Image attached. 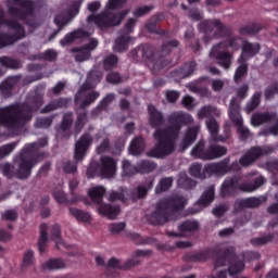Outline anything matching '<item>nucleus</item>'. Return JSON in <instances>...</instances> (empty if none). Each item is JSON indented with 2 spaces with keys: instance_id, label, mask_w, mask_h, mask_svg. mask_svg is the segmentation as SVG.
<instances>
[{
  "instance_id": "393cba45",
  "label": "nucleus",
  "mask_w": 278,
  "mask_h": 278,
  "mask_svg": "<svg viewBox=\"0 0 278 278\" xmlns=\"http://www.w3.org/2000/svg\"><path fill=\"white\" fill-rule=\"evenodd\" d=\"M128 151L130 155H140V153L144 151V139H142L141 137L135 138L131 141Z\"/></svg>"
},
{
  "instance_id": "7ed1b4c3",
  "label": "nucleus",
  "mask_w": 278,
  "mask_h": 278,
  "mask_svg": "<svg viewBox=\"0 0 278 278\" xmlns=\"http://www.w3.org/2000/svg\"><path fill=\"white\" fill-rule=\"evenodd\" d=\"M241 45L243 47L239 62H244L248 58H253L260 51V45L257 43L244 42L240 38H231L228 42H220L215 46L210 52V58H215L223 68H229L231 66V54L227 52V49L230 47L231 49L238 50Z\"/></svg>"
},
{
  "instance_id": "37998d69",
  "label": "nucleus",
  "mask_w": 278,
  "mask_h": 278,
  "mask_svg": "<svg viewBox=\"0 0 278 278\" xmlns=\"http://www.w3.org/2000/svg\"><path fill=\"white\" fill-rule=\"evenodd\" d=\"M68 105V100H59L52 104H49L41 112H53V110H58V108H64Z\"/></svg>"
},
{
  "instance_id": "423d86ee",
  "label": "nucleus",
  "mask_w": 278,
  "mask_h": 278,
  "mask_svg": "<svg viewBox=\"0 0 278 278\" xmlns=\"http://www.w3.org/2000/svg\"><path fill=\"white\" fill-rule=\"evenodd\" d=\"M105 194V188L103 186H96L88 190V195L90 197L91 201L93 203H98V213L100 216H105L106 218H110L111 220L116 218L118 214H121V207L114 203L105 204L101 203V199H103V195Z\"/></svg>"
},
{
  "instance_id": "3c124183",
  "label": "nucleus",
  "mask_w": 278,
  "mask_h": 278,
  "mask_svg": "<svg viewBox=\"0 0 278 278\" xmlns=\"http://www.w3.org/2000/svg\"><path fill=\"white\" fill-rule=\"evenodd\" d=\"M194 262H207L210 260V251L198 252L193 256Z\"/></svg>"
},
{
  "instance_id": "c9c22d12",
  "label": "nucleus",
  "mask_w": 278,
  "mask_h": 278,
  "mask_svg": "<svg viewBox=\"0 0 278 278\" xmlns=\"http://www.w3.org/2000/svg\"><path fill=\"white\" fill-rule=\"evenodd\" d=\"M0 64L1 66H4V68H20L21 63L16 60H12L8 56L0 58Z\"/></svg>"
},
{
  "instance_id": "20e7f679",
  "label": "nucleus",
  "mask_w": 278,
  "mask_h": 278,
  "mask_svg": "<svg viewBox=\"0 0 278 278\" xmlns=\"http://www.w3.org/2000/svg\"><path fill=\"white\" fill-rule=\"evenodd\" d=\"M36 149H38V143L27 144L15 157V170L9 163L1 164L0 170H2L5 177H12L15 173L20 179H27V177L31 175V168L38 164V160L34 152Z\"/></svg>"
},
{
  "instance_id": "603ef678",
  "label": "nucleus",
  "mask_w": 278,
  "mask_h": 278,
  "mask_svg": "<svg viewBox=\"0 0 278 278\" xmlns=\"http://www.w3.org/2000/svg\"><path fill=\"white\" fill-rule=\"evenodd\" d=\"M116 64H118V59H116L115 55H109L104 60V67L105 68H114V66H116Z\"/></svg>"
},
{
  "instance_id": "473e14b6",
  "label": "nucleus",
  "mask_w": 278,
  "mask_h": 278,
  "mask_svg": "<svg viewBox=\"0 0 278 278\" xmlns=\"http://www.w3.org/2000/svg\"><path fill=\"white\" fill-rule=\"evenodd\" d=\"M122 168L125 177H131V175H136V173H138V167L131 165V163L127 160L123 161Z\"/></svg>"
},
{
  "instance_id": "4c0bfd02",
  "label": "nucleus",
  "mask_w": 278,
  "mask_h": 278,
  "mask_svg": "<svg viewBox=\"0 0 278 278\" xmlns=\"http://www.w3.org/2000/svg\"><path fill=\"white\" fill-rule=\"evenodd\" d=\"M100 144L97 147V153H105L110 149V141L105 135H102L98 138Z\"/></svg>"
},
{
  "instance_id": "f704fd0d",
  "label": "nucleus",
  "mask_w": 278,
  "mask_h": 278,
  "mask_svg": "<svg viewBox=\"0 0 278 278\" xmlns=\"http://www.w3.org/2000/svg\"><path fill=\"white\" fill-rule=\"evenodd\" d=\"M151 170H155V163L151 161H141L137 165L138 173H151Z\"/></svg>"
},
{
  "instance_id": "f3484780",
  "label": "nucleus",
  "mask_w": 278,
  "mask_h": 278,
  "mask_svg": "<svg viewBox=\"0 0 278 278\" xmlns=\"http://www.w3.org/2000/svg\"><path fill=\"white\" fill-rule=\"evenodd\" d=\"M90 144H92V138L88 135L83 136L80 140L76 142L74 151V159L76 162H81V160L86 157Z\"/></svg>"
},
{
  "instance_id": "a18cd8bd",
  "label": "nucleus",
  "mask_w": 278,
  "mask_h": 278,
  "mask_svg": "<svg viewBox=\"0 0 278 278\" xmlns=\"http://www.w3.org/2000/svg\"><path fill=\"white\" fill-rule=\"evenodd\" d=\"M197 229H199V223L194 220L185 222L180 226V231H197Z\"/></svg>"
},
{
  "instance_id": "b1692460",
  "label": "nucleus",
  "mask_w": 278,
  "mask_h": 278,
  "mask_svg": "<svg viewBox=\"0 0 278 278\" xmlns=\"http://www.w3.org/2000/svg\"><path fill=\"white\" fill-rule=\"evenodd\" d=\"M71 216H74L76 220H79V223H90L92 220V215L86 211H81L75 207L70 208Z\"/></svg>"
},
{
  "instance_id": "e2e57ef3",
  "label": "nucleus",
  "mask_w": 278,
  "mask_h": 278,
  "mask_svg": "<svg viewBox=\"0 0 278 278\" xmlns=\"http://www.w3.org/2000/svg\"><path fill=\"white\" fill-rule=\"evenodd\" d=\"M37 127H51V118H40L37 121Z\"/></svg>"
},
{
  "instance_id": "72a5a7b5",
  "label": "nucleus",
  "mask_w": 278,
  "mask_h": 278,
  "mask_svg": "<svg viewBox=\"0 0 278 278\" xmlns=\"http://www.w3.org/2000/svg\"><path fill=\"white\" fill-rule=\"evenodd\" d=\"M210 170L212 173H215V175H225V173L229 172V167L227 166V163H216L208 166Z\"/></svg>"
},
{
  "instance_id": "0e129e2a",
  "label": "nucleus",
  "mask_w": 278,
  "mask_h": 278,
  "mask_svg": "<svg viewBox=\"0 0 278 278\" xmlns=\"http://www.w3.org/2000/svg\"><path fill=\"white\" fill-rule=\"evenodd\" d=\"M135 25H136V20H134V18L128 20V22L125 25L126 34H131Z\"/></svg>"
},
{
  "instance_id": "f8f14e48",
  "label": "nucleus",
  "mask_w": 278,
  "mask_h": 278,
  "mask_svg": "<svg viewBox=\"0 0 278 278\" xmlns=\"http://www.w3.org/2000/svg\"><path fill=\"white\" fill-rule=\"evenodd\" d=\"M263 123H270L273 127L262 132L263 136H278V117L277 115H270L268 113L260 114L256 113L252 115L251 125L253 127H258Z\"/></svg>"
},
{
  "instance_id": "a878e982",
  "label": "nucleus",
  "mask_w": 278,
  "mask_h": 278,
  "mask_svg": "<svg viewBox=\"0 0 278 278\" xmlns=\"http://www.w3.org/2000/svg\"><path fill=\"white\" fill-rule=\"evenodd\" d=\"M148 111L150 114V125H152V127H162V113L155 110L153 105H149Z\"/></svg>"
},
{
  "instance_id": "864d4df0",
  "label": "nucleus",
  "mask_w": 278,
  "mask_h": 278,
  "mask_svg": "<svg viewBox=\"0 0 278 278\" xmlns=\"http://www.w3.org/2000/svg\"><path fill=\"white\" fill-rule=\"evenodd\" d=\"M17 216L18 215L14 210L5 211L4 213H2L3 220H16Z\"/></svg>"
},
{
  "instance_id": "2f4dec72",
  "label": "nucleus",
  "mask_w": 278,
  "mask_h": 278,
  "mask_svg": "<svg viewBox=\"0 0 278 278\" xmlns=\"http://www.w3.org/2000/svg\"><path fill=\"white\" fill-rule=\"evenodd\" d=\"M244 270V263L242 261H232L229 265L228 273L231 277Z\"/></svg>"
},
{
  "instance_id": "774afa93",
  "label": "nucleus",
  "mask_w": 278,
  "mask_h": 278,
  "mask_svg": "<svg viewBox=\"0 0 278 278\" xmlns=\"http://www.w3.org/2000/svg\"><path fill=\"white\" fill-rule=\"evenodd\" d=\"M101 8V2L94 1L88 4L89 12H97Z\"/></svg>"
},
{
  "instance_id": "e433bc0d",
  "label": "nucleus",
  "mask_w": 278,
  "mask_h": 278,
  "mask_svg": "<svg viewBox=\"0 0 278 278\" xmlns=\"http://www.w3.org/2000/svg\"><path fill=\"white\" fill-rule=\"evenodd\" d=\"M153 188V180H150L147 186H140L138 187L134 199H142V197H147V192Z\"/></svg>"
},
{
  "instance_id": "ddd939ff",
  "label": "nucleus",
  "mask_w": 278,
  "mask_h": 278,
  "mask_svg": "<svg viewBox=\"0 0 278 278\" xmlns=\"http://www.w3.org/2000/svg\"><path fill=\"white\" fill-rule=\"evenodd\" d=\"M229 116L233 123L238 126L237 131L242 140H247L251 136V131L247 126L242 125V116H240L238 100L232 99L229 106Z\"/></svg>"
},
{
  "instance_id": "1a4fd4ad",
  "label": "nucleus",
  "mask_w": 278,
  "mask_h": 278,
  "mask_svg": "<svg viewBox=\"0 0 278 278\" xmlns=\"http://www.w3.org/2000/svg\"><path fill=\"white\" fill-rule=\"evenodd\" d=\"M101 79V75H97L96 71H91L88 75L86 85L81 88L80 91H78L76 96V103H79L81 101V98L85 97V99L81 102V108H87V105H90V103H93V101H97L99 99L98 92H91L88 93L87 88H94L99 84V80Z\"/></svg>"
},
{
  "instance_id": "5fc2aeb1",
  "label": "nucleus",
  "mask_w": 278,
  "mask_h": 278,
  "mask_svg": "<svg viewBox=\"0 0 278 278\" xmlns=\"http://www.w3.org/2000/svg\"><path fill=\"white\" fill-rule=\"evenodd\" d=\"M64 173H75L77 170V165L73 164L71 161L63 163Z\"/></svg>"
},
{
  "instance_id": "c756f323",
  "label": "nucleus",
  "mask_w": 278,
  "mask_h": 278,
  "mask_svg": "<svg viewBox=\"0 0 278 278\" xmlns=\"http://www.w3.org/2000/svg\"><path fill=\"white\" fill-rule=\"evenodd\" d=\"M30 266H34V251L27 250L23 255L22 270H27Z\"/></svg>"
},
{
  "instance_id": "58836bf2",
  "label": "nucleus",
  "mask_w": 278,
  "mask_h": 278,
  "mask_svg": "<svg viewBox=\"0 0 278 278\" xmlns=\"http://www.w3.org/2000/svg\"><path fill=\"white\" fill-rule=\"evenodd\" d=\"M206 127L211 134L213 140H216V134H218V123L216 119L210 118L206 121Z\"/></svg>"
},
{
  "instance_id": "8fccbe9b",
  "label": "nucleus",
  "mask_w": 278,
  "mask_h": 278,
  "mask_svg": "<svg viewBox=\"0 0 278 278\" xmlns=\"http://www.w3.org/2000/svg\"><path fill=\"white\" fill-rule=\"evenodd\" d=\"M109 231H111V233H121L122 231H125V223L111 224Z\"/></svg>"
},
{
  "instance_id": "69168bd1",
  "label": "nucleus",
  "mask_w": 278,
  "mask_h": 278,
  "mask_svg": "<svg viewBox=\"0 0 278 278\" xmlns=\"http://www.w3.org/2000/svg\"><path fill=\"white\" fill-rule=\"evenodd\" d=\"M182 104L185 105V108H192L194 105V99H192V97L187 96L182 99Z\"/></svg>"
},
{
  "instance_id": "f257e3e1",
  "label": "nucleus",
  "mask_w": 278,
  "mask_h": 278,
  "mask_svg": "<svg viewBox=\"0 0 278 278\" xmlns=\"http://www.w3.org/2000/svg\"><path fill=\"white\" fill-rule=\"evenodd\" d=\"M127 0H109L106 3L105 12L100 15H90L87 18V25L85 30H76L74 33L67 34L64 39L60 41L62 47H66L71 45L76 38H86V36H90L92 31H94V27H99V29H108V27H116L119 23H123V18L129 14V11H124L122 13H114L112 10H116L121 8L123 3Z\"/></svg>"
},
{
  "instance_id": "4468645a",
  "label": "nucleus",
  "mask_w": 278,
  "mask_h": 278,
  "mask_svg": "<svg viewBox=\"0 0 278 278\" xmlns=\"http://www.w3.org/2000/svg\"><path fill=\"white\" fill-rule=\"evenodd\" d=\"M226 153L227 149L218 146L212 147L208 152H204L201 143L191 151V155L193 157H200V160H216V157H223Z\"/></svg>"
},
{
  "instance_id": "9b49d317",
  "label": "nucleus",
  "mask_w": 278,
  "mask_h": 278,
  "mask_svg": "<svg viewBox=\"0 0 278 278\" xmlns=\"http://www.w3.org/2000/svg\"><path fill=\"white\" fill-rule=\"evenodd\" d=\"M40 236L38 240V249L39 252L45 253L47 251V244L49 242V238L47 236V231H52V240L55 242L56 247L62 244V238H60V225H53L51 228L46 224L40 226Z\"/></svg>"
},
{
  "instance_id": "de8ad7c7",
  "label": "nucleus",
  "mask_w": 278,
  "mask_h": 278,
  "mask_svg": "<svg viewBox=\"0 0 278 278\" xmlns=\"http://www.w3.org/2000/svg\"><path fill=\"white\" fill-rule=\"evenodd\" d=\"M178 186H181L182 188H192V186H194V181L188 178L186 174H181L178 179Z\"/></svg>"
},
{
  "instance_id": "09e8293b",
  "label": "nucleus",
  "mask_w": 278,
  "mask_h": 278,
  "mask_svg": "<svg viewBox=\"0 0 278 278\" xmlns=\"http://www.w3.org/2000/svg\"><path fill=\"white\" fill-rule=\"evenodd\" d=\"M240 66L237 68L235 73V81H240L244 75H247V64L244 62H240Z\"/></svg>"
},
{
  "instance_id": "6e6d98bb",
  "label": "nucleus",
  "mask_w": 278,
  "mask_h": 278,
  "mask_svg": "<svg viewBox=\"0 0 278 278\" xmlns=\"http://www.w3.org/2000/svg\"><path fill=\"white\" fill-rule=\"evenodd\" d=\"M190 174H191L193 177H198V178L202 179L203 176H201V164H193V165L190 167Z\"/></svg>"
},
{
  "instance_id": "13d9d810",
  "label": "nucleus",
  "mask_w": 278,
  "mask_h": 278,
  "mask_svg": "<svg viewBox=\"0 0 278 278\" xmlns=\"http://www.w3.org/2000/svg\"><path fill=\"white\" fill-rule=\"evenodd\" d=\"M106 81H109V84H118L121 83V76L117 73H110L106 76Z\"/></svg>"
},
{
  "instance_id": "a211bd4d",
  "label": "nucleus",
  "mask_w": 278,
  "mask_h": 278,
  "mask_svg": "<svg viewBox=\"0 0 278 278\" xmlns=\"http://www.w3.org/2000/svg\"><path fill=\"white\" fill-rule=\"evenodd\" d=\"M80 5L81 1H76L72 4L65 16H56L54 18V23L58 25V27H64V25L71 23V20L75 18V16L79 14Z\"/></svg>"
},
{
  "instance_id": "79ce46f5",
  "label": "nucleus",
  "mask_w": 278,
  "mask_h": 278,
  "mask_svg": "<svg viewBox=\"0 0 278 278\" xmlns=\"http://www.w3.org/2000/svg\"><path fill=\"white\" fill-rule=\"evenodd\" d=\"M260 93H255L252 97V100L249 102V104L245 108V112L248 114H251V112H253V110H255V108H257L260 105Z\"/></svg>"
},
{
  "instance_id": "c03bdc74",
  "label": "nucleus",
  "mask_w": 278,
  "mask_h": 278,
  "mask_svg": "<svg viewBox=\"0 0 278 278\" xmlns=\"http://www.w3.org/2000/svg\"><path fill=\"white\" fill-rule=\"evenodd\" d=\"M264 201V198H249L243 203L247 207H260Z\"/></svg>"
},
{
  "instance_id": "aec40b11",
  "label": "nucleus",
  "mask_w": 278,
  "mask_h": 278,
  "mask_svg": "<svg viewBox=\"0 0 278 278\" xmlns=\"http://www.w3.org/2000/svg\"><path fill=\"white\" fill-rule=\"evenodd\" d=\"M238 178H228L224 181L220 189L222 197H229L238 190Z\"/></svg>"
},
{
  "instance_id": "4be33fe9",
  "label": "nucleus",
  "mask_w": 278,
  "mask_h": 278,
  "mask_svg": "<svg viewBox=\"0 0 278 278\" xmlns=\"http://www.w3.org/2000/svg\"><path fill=\"white\" fill-rule=\"evenodd\" d=\"M197 134H199V126L193 127V128H189L184 138H182V151H186V149H188V147H190V144H192V142H194V140H197Z\"/></svg>"
},
{
  "instance_id": "6ab92c4d",
  "label": "nucleus",
  "mask_w": 278,
  "mask_h": 278,
  "mask_svg": "<svg viewBox=\"0 0 278 278\" xmlns=\"http://www.w3.org/2000/svg\"><path fill=\"white\" fill-rule=\"evenodd\" d=\"M99 41L97 39H90L89 45L86 48H81L75 54V60L77 62H86L90 58V51L97 49Z\"/></svg>"
},
{
  "instance_id": "9d476101",
  "label": "nucleus",
  "mask_w": 278,
  "mask_h": 278,
  "mask_svg": "<svg viewBox=\"0 0 278 278\" xmlns=\"http://www.w3.org/2000/svg\"><path fill=\"white\" fill-rule=\"evenodd\" d=\"M8 7L10 14L15 18H22V21L34 13V2L29 0H10Z\"/></svg>"
},
{
  "instance_id": "dca6fc26",
  "label": "nucleus",
  "mask_w": 278,
  "mask_h": 278,
  "mask_svg": "<svg viewBox=\"0 0 278 278\" xmlns=\"http://www.w3.org/2000/svg\"><path fill=\"white\" fill-rule=\"evenodd\" d=\"M275 151V147L265 146L263 148H252L245 155L240 159L241 166H251L257 157H262L263 155H268V153H273Z\"/></svg>"
},
{
  "instance_id": "6e6552de",
  "label": "nucleus",
  "mask_w": 278,
  "mask_h": 278,
  "mask_svg": "<svg viewBox=\"0 0 278 278\" xmlns=\"http://www.w3.org/2000/svg\"><path fill=\"white\" fill-rule=\"evenodd\" d=\"M0 29H8L10 31L9 37L0 36V48L8 47V45H12L16 42V40H21L25 38V30L18 23L16 22H3V10L0 9Z\"/></svg>"
},
{
  "instance_id": "052dcab7",
  "label": "nucleus",
  "mask_w": 278,
  "mask_h": 278,
  "mask_svg": "<svg viewBox=\"0 0 278 278\" xmlns=\"http://www.w3.org/2000/svg\"><path fill=\"white\" fill-rule=\"evenodd\" d=\"M166 97H167V101H169V103H175V101L179 99V92L167 91Z\"/></svg>"
},
{
  "instance_id": "bb28decb",
  "label": "nucleus",
  "mask_w": 278,
  "mask_h": 278,
  "mask_svg": "<svg viewBox=\"0 0 278 278\" xmlns=\"http://www.w3.org/2000/svg\"><path fill=\"white\" fill-rule=\"evenodd\" d=\"M212 116H220V111L212 106H204L198 112V118H210Z\"/></svg>"
},
{
  "instance_id": "bf43d9fd",
  "label": "nucleus",
  "mask_w": 278,
  "mask_h": 278,
  "mask_svg": "<svg viewBox=\"0 0 278 278\" xmlns=\"http://www.w3.org/2000/svg\"><path fill=\"white\" fill-rule=\"evenodd\" d=\"M151 12V7H141L134 11L135 16H144V14H149Z\"/></svg>"
},
{
  "instance_id": "680f3d73",
  "label": "nucleus",
  "mask_w": 278,
  "mask_h": 278,
  "mask_svg": "<svg viewBox=\"0 0 278 278\" xmlns=\"http://www.w3.org/2000/svg\"><path fill=\"white\" fill-rule=\"evenodd\" d=\"M85 124H86V113H80L76 122V128L81 129V127H84Z\"/></svg>"
},
{
  "instance_id": "0eeeda50",
  "label": "nucleus",
  "mask_w": 278,
  "mask_h": 278,
  "mask_svg": "<svg viewBox=\"0 0 278 278\" xmlns=\"http://www.w3.org/2000/svg\"><path fill=\"white\" fill-rule=\"evenodd\" d=\"M104 177L110 179L116 175V160L111 156H102L100 162L97 164L92 163L87 169L88 177Z\"/></svg>"
},
{
  "instance_id": "412c9836",
  "label": "nucleus",
  "mask_w": 278,
  "mask_h": 278,
  "mask_svg": "<svg viewBox=\"0 0 278 278\" xmlns=\"http://www.w3.org/2000/svg\"><path fill=\"white\" fill-rule=\"evenodd\" d=\"M42 270H63L66 268V262L60 258H50L41 265Z\"/></svg>"
},
{
  "instance_id": "338daca9",
  "label": "nucleus",
  "mask_w": 278,
  "mask_h": 278,
  "mask_svg": "<svg viewBox=\"0 0 278 278\" xmlns=\"http://www.w3.org/2000/svg\"><path fill=\"white\" fill-rule=\"evenodd\" d=\"M227 210V206H225V205H219V206H217V207H215L214 210H213V214L215 215V216H223V214H225V211Z\"/></svg>"
},
{
  "instance_id": "a19ab883",
  "label": "nucleus",
  "mask_w": 278,
  "mask_h": 278,
  "mask_svg": "<svg viewBox=\"0 0 278 278\" xmlns=\"http://www.w3.org/2000/svg\"><path fill=\"white\" fill-rule=\"evenodd\" d=\"M15 149H16V142L2 146L0 148V160H3V157H7V155H10V153H12V151H14Z\"/></svg>"
},
{
  "instance_id": "7c9ffc66",
  "label": "nucleus",
  "mask_w": 278,
  "mask_h": 278,
  "mask_svg": "<svg viewBox=\"0 0 278 278\" xmlns=\"http://www.w3.org/2000/svg\"><path fill=\"white\" fill-rule=\"evenodd\" d=\"M264 184V177L260 176L255 179L254 184L251 185H241L240 189L243 192H255L256 189L260 188V186H262Z\"/></svg>"
},
{
  "instance_id": "c85d7f7f",
  "label": "nucleus",
  "mask_w": 278,
  "mask_h": 278,
  "mask_svg": "<svg viewBox=\"0 0 278 278\" xmlns=\"http://www.w3.org/2000/svg\"><path fill=\"white\" fill-rule=\"evenodd\" d=\"M131 42V38L124 36L115 41L114 51H117L118 53H123V51H127V45Z\"/></svg>"
},
{
  "instance_id": "2eb2a0df",
  "label": "nucleus",
  "mask_w": 278,
  "mask_h": 278,
  "mask_svg": "<svg viewBox=\"0 0 278 278\" xmlns=\"http://www.w3.org/2000/svg\"><path fill=\"white\" fill-rule=\"evenodd\" d=\"M186 203L187 201L182 197L170 198L160 203L159 212L164 216L165 220H170V217L166 216V214L175 212V210H181Z\"/></svg>"
},
{
  "instance_id": "5701e85b",
  "label": "nucleus",
  "mask_w": 278,
  "mask_h": 278,
  "mask_svg": "<svg viewBox=\"0 0 278 278\" xmlns=\"http://www.w3.org/2000/svg\"><path fill=\"white\" fill-rule=\"evenodd\" d=\"M138 264H140V261L138 260H129L125 263H122L118 258H111L108 262V266L110 268H131L134 266H138Z\"/></svg>"
},
{
  "instance_id": "cd10ccee",
  "label": "nucleus",
  "mask_w": 278,
  "mask_h": 278,
  "mask_svg": "<svg viewBox=\"0 0 278 278\" xmlns=\"http://www.w3.org/2000/svg\"><path fill=\"white\" fill-rule=\"evenodd\" d=\"M212 201H214V187H210L208 190L202 194L199 205H201V207H206Z\"/></svg>"
},
{
  "instance_id": "ea45409f",
  "label": "nucleus",
  "mask_w": 278,
  "mask_h": 278,
  "mask_svg": "<svg viewBox=\"0 0 278 278\" xmlns=\"http://www.w3.org/2000/svg\"><path fill=\"white\" fill-rule=\"evenodd\" d=\"M53 198L56 201V203H60L61 205L68 203V198L62 189H55L53 191Z\"/></svg>"
},
{
  "instance_id": "39448f33",
  "label": "nucleus",
  "mask_w": 278,
  "mask_h": 278,
  "mask_svg": "<svg viewBox=\"0 0 278 278\" xmlns=\"http://www.w3.org/2000/svg\"><path fill=\"white\" fill-rule=\"evenodd\" d=\"M31 121V110L27 105H13L0 109V125L4 127H21Z\"/></svg>"
},
{
  "instance_id": "f03ea898",
  "label": "nucleus",
  "mask_w": 278,
  "mask_h": 278,
  "mask_svg": "<svg viewBox=\"0 0 278 278\" xmlns=\"http://www.w3.org/2000/svg\"><path fill=\"white\" fill-rule=\"evenodd\" d=\"M169 126L166 129L159 128L154 132V139L156 146L148 152L149 157H166L175 151V140L179 136V129H181V123H192V116L185 113H174L169 117Z\"/></svg>"
},
{
  "instance_id": "4d7b16f0",
  "label": "nucleus",
  "mask_w": 278,
  "mask_h": 278,
  "mask_svg": "<svg viewBox=\"0 0 278 278\" xmlns=\"http://www.w3.org/2000/svg\"><path fill=\"white\" fill-rule=\"evenodd\" d=\"M270 237H258L252 240V244L254 247H262V244H266V242H270Z\"/></svg>"
},
{
  "instance_id": "49530a36",
  "label": "nucleus",
  "mask_w": 278,
  "mask_h": 278,
  "mask_svg": "<svg viewBox=\"0 0 278 278\" xmlns=\"http://www.w3.org/2000/svg\"><path fill=\"white\" fill-rule=\"evenodd\" d=\"M170 186H173V178H164L160 181L155 190L156 192H164V190H168Z\"/></svg>"
}]
</instances>
